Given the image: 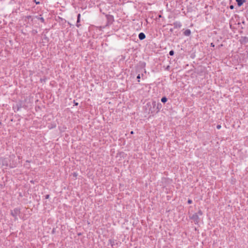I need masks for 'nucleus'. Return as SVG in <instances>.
I'll list each match as a JSON object with an SVG mask.
<instances>
[{"label": "nucleus", "mask_w": 248, "mask_h": 248, "mask_svg": "<svg viewBox=\"0 0 248 248\" xmlns=\"http://www.w3.org/2000/svg\"><path fill=\"white\" fill-rule=\"evenodd\" d=\"M190 219H192L195 224H198L200 222V218L197 213H194L189 216Z\"/></svg>", "instance_id": "1"}, {"label": "nucleus", "mask_w": 248, "mask_h": 248, "mask_svg": "<svg viewBox=\"0 0 248 248\" xmlns=\"http://www.w3.org/2000/svg\"><path fill=\"white\" fill-rule=\"evenodd\" d=\"M152 105L153 108H155V111H156V113H158L162 108L161 104L160 103H156L155 101H153L152 102Z\"/></svg>", "instance_id": "2"}, {"label": "nucleus", "mask_w": 248, "mask_h": 248, "mask_svg": "<svg viewBox=\"0 0 248 248\" xmlns=\"http://www.w3.org/2000/svg\"><path fill=\"white\" fill-rule=\"evenodd\" d=\"M106 17L107 18L108 22L107 25L111 24L114 21L113 16L110 15H107L106 16Z\"/></svg>", "instance_id": "3"}, {"label": "nucleus", "mask_w": 248, "mask_h": 248, "mask_svg": "<svg viewBox=\"0 0 248 248\" xmlns=\"http://www.w3.org/2000/svg\"><path fill=\"white\" fill-rule=\"evenodd\" d=\"M117 244L118 243L116 240L111 239L108 240V245H110L112 248H115Z\"/></svg>", "instance_id": "4"}, {"label": "nucleus", "mask_w": 248, "mask_h": 248, "mask_svg": "<svg viewBox=\"0 0 248 248\" xmlns=\"http://www.w3.org/2000/svg\"><path fill=\"white\" fill-rule=\"evenodd\" d=\"M174 29H180L182 27V24L180 21H175L173 23Z\"/></svg>", "instance_id": "5"}, {"label": "nucleus", "mask_w": 248, "mask_h": 248, "mask_svg": "<svg viewBox=\"0 0 248 248\" xmlns=\"http://www.w3.org/2000/svg\"><path fill=\"white\" fill-rule=\"evenodd\" d=\"M80 16H81L80 14H78L77 16V23L76 25L78 28H79L81 26V24H80Z\"/></svg>", "instance_id": "6"}, {"label": "nucleus", "mask_w": 248, "mask_h": 248, "mask_svg": "<svg viewBox=\"0 0 248 248\" xmlns=\"http://www.w3.org/2000/svg\"><path fill=\"white\" fill-rule=\"evenodd\" d=\"M183 34L186 36H189L191 34V31L189 29H186L183 32Z\"/></svg>", "instance_id": "7"}, {"label": "nucleus", "mask_w": 248, "mask_h": 248, "mask_svg": "<svg viewBox=\"0 0 248 248\" xmlns=\"http://www.w3.org/2000/svg\"><path fill=\"white\" fill-rule=\"evenodd\" d=\"M146 37L145 34L143 32H140L139 34V38L140 40L144 39Z\"/></svg>", "instance_id": "8"}, {"label": "nucleus", "mask_w": 248, "mask_h": 248, "mask_svg": "<svg viewBox=\"0 0 248 248\" xmlns=\"http://www.w3.org/2000/svg\"><path fill=\"white\" fill-rule=\"evenodd\" d=\"M246 0H236L238 6H241L245 2Z\"/></svg>", "instance_id": "9"}, {"label": "nucleus", "mask_w": 248, "mask_h": 248, "mask_svg": "<svg viewBox=\"0 0 248 248\" xmlns=\"http://www.w3.org/2000/svg\"><path fill=\"white\" fill-rule=\"evenodd\" d=\"M167 100L168 99L165 96L163 97L161 99V102L163 103H165L167 101Z\"/></svg>", "instance_id": "10"}, {"label": "nucleus", "mask_w": 248, "mask_h": 248, "mask_svg": "<svg viewBox=\"0 0 248 248\" xmlns=\"http://www.w3.org/2000/svg\"><path fill=\"white\" fill-rule=\"evenodd\" d=\"M243 41L245 43H247L248 42V38L247 37H243Z\"/></svg>", "instance_id": "11"}, {"label": "nucleus", "mask_w": 248, "mask_h": 248, "mask_svg": "<svg viewBox=\"0 0 248 248\" xmlns=\"http://www.w3.org/2000/svg\"><path fill=\"white\" fill-rule=\"evenodd\" d=\"M36 18L38 20H40L42 23L45 22V19H44V18L43 17H36Z\"/></svg>", "instance_id": "12"}, {"label": "nucleus", "mask_w": 248, "mask_h": 248, "mask_svg": "<svg viewBox=\"0 0 248 248\" xmlns=\"http://www.w3.org/2000/svg\"><path fill=\"white\" fill-rule=\"evenodd\" d=\"M197 213L198 214L199 217V216H202L203 214L202 212V211L201 210H199Z\"/></svg>", "instance_id": "13"}, {"label": "nucleus", "mask_w": 248, "mask_h": 248, "mask_svg": "<svg viewBox=\"0 0 248 248\" xmlns=\"http://www.w3.org/2000/svg\"><path fill=\"white\" fill-rule=\"evenodd\" d=\"M140 74H138V75L137 77V79L138 82H140Z\"/></svg>", "instance_id": "14"}, {"label": "nucleus", "mask_w": 248, "mask_h": 248, "mask_svg": "<svg viewBox=\"0 0 248 248\" xmlns=\"http://www.w3.org/2000/svg\"><path fill=\"white\" fill-rule=\"evenodd\" d=\"M174 51L171 50L169 52V54L170 56H173L174 55Z\"/></svg>", "instance_id": "15"}, {"label": "nucleus", "mask_w": 248, "mask_h": 248, "mask_svg": "<svg viewBox=\"0 0 248 248\" xmlns=\"http://www.w3.org/2000/svg\"><path fill=\"white\" fill-rule=\"evenodd\" d=\"M145 65H146V63L144 62H142L141 63V66L143 68L145 67Z\"/></svg>", "instance_id": "16"}, {"label": "nucleus", "mask_w": 248, "mask_h": 248, "mask_svg": "<svg viewBox=\"0 0 248 248\" xmlns=\"http://www.w3.org/2000/svg\"><path fill=\"white\" fill-rule=\"evenodd\" d=\"M49 198V195L47 194L45 195V199H48Z\"/></svg>", "instance_id": "17"}, {"label": "nucleus", "mask_w": 248, "mask_h": 248, "mask_svg": "<svg viewBox=\"0 0 248 248\" xmlns=\"http://www.w3.org/2000/svg\"><path fill=\"white\" fill-rule=\"evenodd\" d=\"M192 202V201L191 200L189 199L187 201V203L188 204H191Z\"/></svg>", "instance_id": "18"}, {"label": "nucleus", "mask_w": 248, "mask_h": 248, "mask_svg": "<svg viewBox=\"0 0 248 248\" xmlns=\"http://www.w3.org/2000/svg\"><path fill=\"white\" fill-rule=\"evenodd\" d=\"M221 125H220V124H217V129H219L221 128Z\"/></svg>", "instance_id": "19"}, {"label": "nucleus", "mask_w": 248, "mask_h": 248, "mask_svg": "<svg viewBox=\"0 0 248 248\" xmlns=\"http://www.w3.org/2000/svg\"><path fill=\"white\" fill-rule=\"evenodd\" d=\"M33 1H34V2H35V3H36V4H40V2L39 1H36V0H34Z\"/></svg>", "instance_id": "20"}, {"label": "nucleus", "mask_w": 248, "mask_h": 248, "mask_svg": "<svg viewBox=\"0 0 248 248\" xmlns=\"http://www.w3.org/2000/svg\"><path fill=\"white\" fill-rule=\"evenodd\" d=\"M210 45H211V46H212V47H214L215 46V45L213 43H211Z\"/></svg>", "instance_id": "21"}, {"label": "nucleus", "mask_w": 248, "mask_h": 248, "mask_svg": "<svg viewBox=\"0 0 248 248\" xmlns=\"http://www.w3.org/2000/svg\"><path fill=\"white\" fill-rule=\"evenodd\" d=\"M234 8V6L233 5H231L230 6V9H233Z\"/></svg>", "instance_id": "22"}, {"label": "nucleus", "mask_w": 248, "mask_h": 248, "mask_svg": "<svg viewBox=\"0 0 248 248\" xmlns=\"http://www.w3.org/2000/svg\"><path fill=\"white\" fill-rule=\"evenodd\" d=\"M149 113H153V111H151V110L150 109V110H149Z\"/></svg>", "instance_id": "23"}, {"label": "nucleus", "mask_w": 248, "mask_h": 248, "mask_svg": "<svg viewBox=\"0 0 248 248\" xmlns=\"http://www.w3.org/2000/svg\"><path fill=\"white\" fill-rule=\"evenodd\" d=\"M75 105L77 106L78 105V103L75 102Z\"/></svg>", "instance_id": "24"}, {"label": "nucleus", "mask_w": 248, "mask_h": 248, "mask_svg": "<svg viewBox=\"0 0 248 248\" xmlns=\"http://www.w3.org/2000/svg\"><path fill=\"white\" fill-rule=\"evenodd\" d=\"M133 133H134L133 131H132L131 132V134H133Z\"/></svg>", "instance_id": "25"}, {"label": "nucleus", "mask_w": 248, "mask_h": 248, "mask_svg": "<svg viewBox=\"0 0 248 248\" xmlns=\"http://www.w3.org/2000/svg\"><path fill=\"white\" fill-rule=\"evenodd\" d=\"M144 73H146V70H145V69H144Z\"/></svg>", "instance_id": "26"}, {"label": "nucleus", "mask_w": 248, "mask_h": 248, "mask_svg": "<svg viewBox=\"0 0 248 248\" xmlns=\"http://www.w3.org/2000/svg\"><path fill=\"white\" fill-rule=\"evenodd\" d=\"M141 76L143 77V74H141Z\"/></svg>", "instance_id": "27"}, {"label": "nucleus", "mask_w": 248, "mask_h": 248, "mask_svg": "<svg viewBox=\"0 0 248 248\" xmlns=\"http://www.w3.org/2000/svg\"><path fill=\"white\" fill-rule=\"evenodd\" d=\"M247 55H248V52Z\"/></svg>", "instance_id": "28"}]
</instances>
